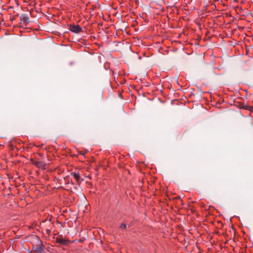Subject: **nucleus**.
<instances>
[{
  "label": "nucleus",
  "mask_w": 253,
  "mask_h": 253,
  "mask_svg": "<svg viewBox=\"0 0 253 253\" xmlns=\"http://www.w3.org/2000/svg\"><path fill=\"white\" fill-rule=\"evenodd\" d=\"M32 162L34 165L39 168L42 169H45L46 168V164L42 161L32 160Z\"/></svg>",
  "instance_id": "nucleus-1"
},
{
  "label": "nucleus",
  "mask_w": 253,
  "mask_h": 253,
  "mask_svg": "<svg viewBox=\"0 0 253 253\" xmlns=\"http://www.w3.org/2000/svg\"><path fill=\"white\" fill-rule=\"evenodd\" d=\"M69 29L75 33H79L82 31V28L79 25H70Z\"/></svg>",
  "instance_id": "nucleus-2"
},
{
  "label": "nucleus",
  "mask_w": 253,
  "mask_h": 253,
  "mask_svg": "<svg viewBox=\"0 0 253 253\" xmlns=\"http://www.w3.org/2000/svg\"><path fill=\"white\" fill-rule=\"evenodd\" d=\"M55 241L57 243L61 245H66L68 243V241L65 240L62 237L58 236L56 238Z\"/></svg>",
  "instance_id": "nucleus-3"
},
{
  "label": "nucleus",
  "mask_w": 253,
  "mask_h": 253,
  "mask_svg": "<svg viewBox=\"0 0 253 253\" xmlns=\"http://www.w3.org/2000/svg\"><path fill=\"white\" fill-rule=\"evenodd\" d=\"M21 21L24 23H28L30 22L29 18L27 14H22L19 16Z\"/></svg>",
  "instance_id": "nucleus-4"
},
{
  "label": "nucleus",
  "mask_w": 253,
  "mask_h": 253,
  "mask_svg": "<svg viewBox=\"0 0 253 253\" xmlns=\"http://www.w3.org/2000/svg\"><path fill=\"white\" fill-rule=\"evenodd\" d=\"M71 175L76 179V180L77 181H78L80 180V175L79 173L72 172L71 173Z\"/></svg>",
  "instance_id": "nucleus-5"
},
{
  "label": "nucleus",
  "mask_w": 253,
  "mask_h": 253,
  "mask_svg": "<svg viewBox=\"0 0 253 253\" xmlns=\"http://www.w3.org/2000/svg\"><path fill=\"white\" fill-rule=\"evenodd\" d=\"M36 251L38 253H41L43 252L42 251V246L41 244L40 245V247L36 248Z\"/></svg>",
  "instance_id": "nucleus-6"
},
{
  "label": "nucleus",
  "mask_w": 253,
  "mask_h": 253,
  "mask_svg": "<svg viewBox=\"0 0 253 253\" xmlns=\"http://www.w3.org/2000/svg\"><path fill=\"white\" fill-rule=\"evenodd\" d=\"M120 228H123V229H126V224L125 223H122L120 226Z\"/></svg>",
  "instance_id": "nucleus-7"
},
{
  "label": "nucleus",
  "mask_w": 253,
  "mask_h": 253,
  "mask_svg": "<svg viewBox=\"0 0 253 253\" xmlns=\"http://www.w3.org/2000/svg\"><path fill=\"white\" fill-rule=\"evenodd\" d=\"M241 107L245 109H248V106L247 105L245 106L244 105H243V106Z\"/></svg>",
  "instance_id": "nucleus-8"
}]
</instances>
